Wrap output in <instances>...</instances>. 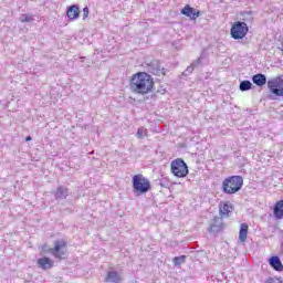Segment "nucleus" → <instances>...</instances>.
Instances as JSON below:
<instances>
[{
	"label": "nucleus",
	"instance_id": "f257e3e1",
	"mask_svg": "<svg viewBox=\"0 0 283 283\" xmlns=\"http://www.w3.org/2000/svg\"><path fill=\"white\" fill-rule=\"evenodd\" d=\"M154 77L149 75L147 72H137L130 76L129 80V88L134 94H140L145 96V94H151L154 92Z\"/></svg>",
	"mask_w": 283,
	"mask_h": 283
},
{
	"label": "nucleus",
	"instance_id": "f03ea898",
	"mask_svg": "<svg viewBox=\"0 0 283 283\" xmlns=\"http://www.w3.org/2000/svg\"><path fill=\"white\" fill-rule=\"evenodd\" d=\"M243 185L244 179L242 178V176L234 175L227 177L222 181L221 189L223 193H227L228 196H233V193H238V191L242 189Z\"/></svg>",
	"mask_w": 283,
	"mask_h": 283
},
{
	"label": "nucleus",
	"instance_id": "7ed1b4c3",
	"mask_svg": "<svg viewBox=\"0 0 283 283\" xmlns=\"http://www.w3.org/2000/svg\"><path fill=\"white\" fill-rule=\"evenodd\" d=\"M133 191L136 196H144L151 191V181L143 174L133 176Z\"/></svg>",
	"mask_w": 283,
	"mask_h": 283
},
{
	"label": "nucleus",
	"instance_id": "20e7f679",
	"mask_svg": "<svg viewBox=\"0 0 283 283\" xmlns=\"http://www.w3.org/2000/svg\"><path fill=\"white\" fill-rule=\"evenodd\" d=\"M49 253L55 258V260H65L67 258V241L61 239L53 243V248L49 249Z\"/></svg>",
	"mask_w": 283,
	"mask_h": 283
},
{
	"label": "nucleus",
	"instance_id": "39448f33",
	"mask_svg": "<svg viewBox=\"0 0 283 283\" xmlns=\"http://www.w3.org/2000/svg\"><path fill=\"white\" fill-rule=\"evenodd\" d=\"M170 171L176 178H187L189 175V167L184 159L177 158L170 164Z\"/></svg>",
	"mask_w": 283,
	"mask_h": 283
},
{
	"label": "nucleus",
	"instance_id": "423d86ee",
	"mask_svg": "<svg viewBox=\"0 0 283 283\" xmlns=\"http://www.w3.org/2000/svg\"><path fill=\"white\" fill-rule=\"evenodd\" d=\"M231 38L235 41H240L249 34V25L245 22L237 21L232 24L230 29Z\"/></svg>",
	"mask_w": 283,
	"mask_h": 283
},
{
	"label": "nucleus",
	"instance_id": "0eeeda50",
	"mask_svg": "<svg viewBox=\"0 0 283 283\" xmlns=\"http://www.w3.org/2000/svg\"><path fill=\"white\" fill-rule=\"evenodd\" d=\"M268 87L273 96L283 97V75H279L268 81Z\"/></svg>",
	"mask_w": 283,
	"mask_h": 283
},
{
	"label": "nucleus",
	"instance_id": "6e6552de",
	"mask_svg": "<svg viewBox=\"0 0 283 283\" xmlns=\"http://www.w3.org/2000/svg\"><path fill=\"white\" fill-rule=\"evenodd\" d=\"M181 14L185 17H188L189 19H192V21H196L198 17H200V11H197L195 8H192L189 4H186L184 9L181 10Z\"/></svg>",
	"mask_w": 283,
	"mask_h": 283
},
{
	"label": "nucleus",
	"instance_id": "1a4fd4ad",
	"mask_svg": "<svg viewBox=\"0 0 283 283\" xmlns=\"http://www.w3.org/2000/svg\"><path fill=\"white\" fill-rule=\"evenodd\" d=\"M66 17L69 21H76V19L81 17V9L78 8V6L76 4L70 6L66 10Z\"/></svg>",
	"mask_w": 283,
	"mask_h": 283
},
{
	"label": "nucleus",
	"instance_id": "9d476101",
	"mask_svg": "<svg viewBox=\"0 0 283 283\" xmlns=\"http://www.w3.org/2000/svg\"><path fill=\"white\" fill-rule=\"evenodd\" d=\"M38 265L40 269H43V271H48V269H52V266H54V261L48 256H43L38 259Z\"/></svg>",
	"mask_w": 283,
	"mask_h": 283
},
{
	"label": "nucleus",
	"instance_id": "9b49d317",
	"mask_svg": "<svg viewBox=\"0 0 283 283\" xmlns=\"http://www.w3.org/2000/svg\"><path fill=\"white\" fill-rule=\"evenodd\" d=\"M273 216L276 220H283V199L276 201L274 205Z\"/></svg>",
	"mask_w": 283,
	"mask_h": 283
},
{
	"label": "nucleus",
	"instance_id": "f8f14e48",
	"mask_svg": "<svg viewBox=\"0 0 283 283\" xmlns=\"http://www.w3.org/2000/svg\"><path fill=\"white\" fill-rule=\"evenodd\" d=\"M233 207L229 205V202H220L219 205V213L221 218H229V213L232 211Z\"/></svg>",
	"mask_w": 283,
	"mask_h": 283
},
{
	"label": "nucleus",
	"instance_id": "ddd939ff",
	"mask_svg": "<svg viewBox=\"0 0 283 283\" xmlns=\"http://www.w3.org/2000/svg\"><path fill=\"white\" fill-rule=\"evenodd\" d=\"M105 282L120 283L123 282V277H120V274L118 272L109 271L106 274Z\"/></svg>",
	"mask_w": 283,
	"mask_h": 283
},
{
	"label": "nucleus",
	"instance_id": "4468645a",
	"mask_svg": "<svg viewBox=\"0 0 283 283\" xmlns=\"http://www.w3.org/2000/svg\"><path fill=\"white\" fill-rule=\"evenodd\" d=\"M270 266L274 269V271H283V264L282 261L280 260V256H272L269 260Z\"/></svg>",
	"mask_w": 283,
	"mask_h": 283
},
{
	"label": "nucleus",
	"instance_id": "2eb2a0df",
	"mask_svg": "<svg viewBox=\"0 0 283 283\" xmlns=\"http://www.w3.org/2000/svg\"><path fill=\"white\" fill-rule=\"evenodd\" d=\"M252 81L254 85H258L259 87H262V85H266V75L259 73L253 75Z\"/></svg>",
	"mask_w": 283,
	"mask_h": 283
},
{
	"label": "nucleus",
	"instance_id": "dca6fc26",
	"mask_svg": "<svg viewBox=\"0 0 283 283\" xmlns=\"http://www.w3.org/2000/svg\"><path fill=\"white\" fill-rule=\"evenodd\" d=\"M249 235V224L242 223L239 231V240L240 242H247V238Z\"/></svg>",
	"mask_w": 283,
	"mask_h": 283
},
{
	"label": "nucleus",
	"instance_id": "f3484780",
	"mask_svg": "<svg viewBox=\"0 0 283 283\" xmlns=\"http://www.w3.org/2000/svg\"><path fill=\"white\" fill-rule=\"evenodd\" d=\"M55 198L61 200L63 198H67V188L59 187L55 192Z\"/></svg>",
	"mask_w": 283,
	"mask_h": 283
},
{
	"label": "nucleus",
	"instance_id": "a211bd4d",
	"mask_svg": "<svg viewBox=\"0 0 283 283\" xmlns=\"http://www.w3.org/2000/svg\"><path fill=\"white\" fill-rule=\"evenodd\" d=\"M251 87H253V84L250 81H248V80L242 81L240 83L241 92H249V90H251Z\"/></svg>",
	"mask_w": 283,
	"mask_h": 283
},
{
	"label": "nucleus",
	"instance_id": "6ab92c4d",
	"mask_svg": "<svg viewBox=\"0 0 283 283\" xmlns=\"http://www.w3.org/2000/svg\"><path fill=\"white\" fill-rule=\"evenodd\" d=\"M20 21L21 23H32V21H34V19L32 18V15L24 13L20 15Z\"/></svg>",
	"mask_w": 283,
	"mask_h": 283
},
{
	"label": "nucleus",
	"instance_id": "aec40b11",
	"mask_svg": "<svg viewBox=\"0 0 283 283\" xmlns=\"http://www.w3.org/2000/svg\"><path fill=\"white\" fill-rule=\"evenodd\" d=\"M186 256L181 255V256H176L174 259V263L176 266H180V264L185 263Z\"/></svg>",
	"mask_w": 283,
	"mask_h": 283
},
{
	"label": "nucleus",
	"instance_id": "412c9836",
	"mask_svg": "<svg viewBox=\"0 0 283 283\" xmlns=\"http://www.w3.org/2000/svg\"><path fill=\"white\" fill-rule=\"evenodd\" d=\"M137 136H138L139 138H145V136H147V129L144 128V127L138 128V130H137Z\"/></svg>",
	"mask_w": 283,
	"mask_h": 283
},
{
	"label": "nucleus",
	"instance_id": "4be33fe9",
	"mask_svg": "<svg viewBox=\"0 0 283 283\" xmlns=\"http://www.w3.org/2000/svg\"><path fill=\"white\" fill-rule=\"evenodd\" d=\"M82 12H83V21H85V19L90 17V8L85 7Z\"/></svg>",
	"mask_w": 283,
	"mask_h": 283
},
{
	"label": "nucleus",
	"instance_id": "5701e85b",
	"mask_svg": "<svg viewBox=\"0 0 283 283\" xmlns=\"http://www.w3.org/2000/svg\"><path fill=\"white\" fill-rule=\"evenodd\" d=\"M264 283H282L280 279L276 277H270Z\"/></svg>",
	"mask_w": 283,
	"mask_h": 283
},
{
	"label": "nucleus",
	"instance_id": "b1692460",
	"mask_svg": "<svg viewBox=\"0 0 283 283\" xmlns=\"http://www.w3.org/2000/svg\"><path fill=\"white\" fill-rule=\"evenodd\" d=\"M216 224L210 226V228L208 229L209 233L216 232Z\"/></svg>",
	"mask_w": 283,
	"mask_h": 283
},
{
	"label": "nucleus",
	"instance_id": "393cba45",
	"mask_svg": "<svg viewBox=\"0 0 283 283\" xmlns=\"http://www.w3.org/2000/svg\"><path fill=\"white\" fill-rule=\"evenodd\" d=\"M25 140H27V143H28V142L32 140V137H31V136H27V137H25Z\"/></svg>",
	"mask_w": 283,
	"mask_h": 283
},
{
	"label": "nucleus",
	"instance_id": "a878e982",
	"mask_svg": "<svg viewBox=\"0 0 283 283\" xmlns=\"http://www.w3.org/2000/svg\"><path fill=\"white\" fill-rule=\"evenodd\" d=\"M218 231H222V227H219V228H218Z\"/></svg>",
	"mask_w": 283,
	"mask_h": 283
}]
</instances>
